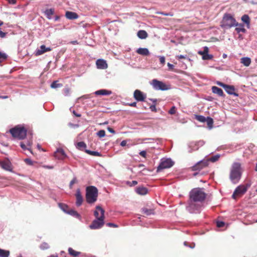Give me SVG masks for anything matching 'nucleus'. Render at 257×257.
<instances>
[{
    "instance_id": "nucleus-1",
    "label": "nucleus",
    "mask_w": 257,
    "mask_h": 257,
    "mask_svg": "<svg viewBox=\"0 0 257 257\" xmlns=\"http://www.w3.org/2000/svg\"><path fill=\"white\" fill-rule=\"evenodd\" d=\"M242 169L239 163L234 162L230 169L229 179L233 184L237 183L240 180L242 175Z\"/></svg>"
},
{
    "instance_id": "nucleus-2",
    "label": "nucleus",
    "mask_w": 257,
    "mask_h": 257,
    "mask_svg": "<svg viewBox=\"0 0 257 257\" xmlns=\"http://www.w3.org/2000/svg\"><path fill=\"white\" fill-rule=\"evenodd\" d=\"M189 196L191 201L202 202L205 199L206 194L202 188H196L190 191Z\"/></svg>"
},
{
    "instance_id": "nucleus-3",
    "label": "nucleus",
    "mask_w": 257,
    "mask_h": 257,
    "mask_svg": "<svg viewBox=\"0 0 257 257\" xmlns=\"http://www.w3.org/2000/svg\"><path fill=\"white\" fill-rule=\"evenodd\" d=\"M238 25V23L230 14H225L220 22L221 27L224 29H229L233 27L237 26Z\"/></svg>"
},
{
    "instance_id": "nucleus-4",
    "label": "nucleus",
    "mask_w": 257,
    "mask_h": 257,
    "mask_svg": "<svg viewBox=\"0 0 257 257\" xmlns=\"http://www.w3.org/2000/svg\"><path fill=\"white\" fill-rule=\"evenodd\" d=\"M98 190L93 186H88L86 189V200L89 204L94 203L97 199Z\"/></svg>"
},
{
    "instance_id": "nucleus-5",
    "label": "nucleus",
    "mask_w": 257,
    "mask_h": 257,
    "mask_svg": "<svg viewBox=\"0 0 257 257\" xmlns=\"http://www.w3.org/2000/svg\"><path fill=\"white\" fill-rule=\"evenodd\" d=\"M10 132L13 137L19 140L24 139L27 135V130L24 127L16 126L11 128Z\"/></svg>"
},
{
    "instance_id": "nucleus-6",
    "label": "nucleus",
    "mask_w": 257,
    "mask_h": 257,
    "mask_svg": "<svg viewBox=\"0 0 257 257\" xmlns=\"http://www.w3.org/2000/svg\"><path fill=\"white\" fill-rule=\"evenodd\" d=\"M251 186V183H246L245 185L238 186L235 190L232 195V198L236 199L237 197H240L247 191V189Z\"/></svg>"
},
{
    "instance_id": "nucleus-7",
    "label": "nucleus",
    "mask_w": 257,
    "mask_h": 257,
    "mask_svg": "<svg viewBox=\"0 0 257 257\" xmlns=\"http://www.w3.org/2000/svg\"><path fill=\"white\" fill-rule=\"evenodd\" d=\"M151 84L156 90L165 91L167 90L170 88V86L169 85H167L163 82L159 81L157 79H153L152 81Z\"/></svg>"
},
{
    "instance_id": "nucleus-8",
    "label": "nucleus",
    "mask_w": 257,
    "mask_h": 257,
    "mask_svg": "<svg viewBox=\"0 0 257 257\" xmlns=\"http://www.w3.org/2000/svg\"><path fill=\"white\" fill-rule=\"evenodd\" d=\"M174 164V163L171 159H167L165 160H162L158 166L157 172H159L165 169H168L171 167Z\"/></svg>"
},
{
    "instance_id": "nucleus-9",
    "label": "nucleus",
    "mask_w": 257,
    "mask_h": 257,
    "mask_svg": "<svg viewBox=\"0 0 257 257\" xmlns=\"http://www.w3.org/2000/svg\"><path fill=\"white\" fill-rule=\"evenodd\" d=\"M104 218L102 216H100L98 219H96L93 221L90 225V228L92 229L100 228L103 225Z\"/></svg>"
},
{
    "instance_id": "nucleus-10",
    "label": "nucleus",
    "mask_w": 257,
    "mask_h": 257,
    "mask_svg": "<svg viewBox=\"0 0 257 257\" xmlns=\"http://www.w3.org/2000/svg\"><path fill=\"white\" fill-rule=\"evenodd\" d=\"M217 84L220 86L222 87L226 92L229 94L234 95L235 96H238V94L234 92L235 88L232 85H228L225 84L221 82H217Z\"/></svg>"
},
{
    "instance_id": "nucleus-11",
    "label": "nucleus",
    "mask_w": 257,
    "mask_h": 257,
    "mask_svg": "<svg viewBox=\"0 0 257 257\" xmlns=\"http://www.w3.org/2000/svg\"><path fill=\"white\" fill-rule=\"evenodd\" d=\"M208 165V160H203L197 163L192 167L193 171H200L202 169L207 167Z\"/></svg>"
},
{
    "instance_id": "nucleus-12",
    "label": "nucleus",
    "mask_w": 257,
    "mask_h": 257,
    "mask_svg": "<svg viewBox=\"0 0 257 257\" xmlns=\"http://www.w3.org/2000/svg\"><path fill=\"white\" fill-rule=\"evenodd\" d=\"M134 97L138 101H144L146 98V95L141 90L137 89L134 92Z\"/></svg>"
},
{
    "instance_id": "nucleus-13",
    "label": "nucleus",
    "mask_w": 257,
    "mask_h": 257,
    "mask_svg": "<svg viewBox=\"0 0 257 257\" xmlns=\"http://www.w3.org/2000/svg\"><path fill=\"white\" fill-rule=\"evenodd\" d=\"M97 68L99 69H105L108 67L106 61L103 59H98L96 62Z\"/></svg>"
},
{
    "instance_id": "nucleus-14",
    "label": "nucleus",
    "mask_w": 257,
    "mask_h": 257,
    "mask_svg": "<svg viewBox=\"0 0 257 257\" xmlns=\"http://www.w3.org/2000/svg\"><path fill=\"white\" fill-rule=\"evenodd\" d=\"M51 50V49L50 47H46L45 45H41L40 48L36 51L35 54L36 56H39Z\"/></svg>"
},
{
    "instance_id": "nucleus-15",
    "label": "nucleus",
    "mask_w": 257,
    "mask_h": 257,
    "mask_svg": "<svg viewBox=\"0 0 257 257\" xmlns=\"http://www.w3.org/2000/svg\"><path fill=\"white\" fill-rule=\"evenodd\" d=\"M75 196L76 199V204L77 206H80L81 205L83 201V199L82 196L81 195L80 189H77Z\"/></svg>"
},
{
    "instance_id": "nucleus-16",
    "label": "nucleus",
    "mask_w": 257,
    "mask_h": 257,
    "mask_svg": "<svg viewBox=\"0 0 257 257\" xmlns=\"http://www.w3.org/2000/svg\"><path fill=\"white\" fill-rule=\"evenodd\" d=\"M54 157L58 160H63L64 158V151L62 148L58 149L54 153Z\"/></svg>"
},
{
    "instance_id": "nucleus-17",
    "label": "nucleus",
    "mask_w": 257,
    "mask_h": 257,
    "mask_svg": "<svg viewBox=\"0 0 257 257\" xmlns=\"http://www.w3.org/2000/svg\"><path fill=\"white\" fill-rule=\"evenodd\" d=\"M99 213L100 216H102L103 218H104V210L101 207L97 206L96 207V210L94 212V215L96 219H98L100 217L99 216Z\"/></svg>"
},
{
    "instance_id": "nucleus-18",
    "label": "nucleus",
    "mask_w": 257,
    "mask_h": 257,
    "mask_svg": "<svg viewBox=\"0 0 257 257\" xmlns=\"http://www.w3.org/2000/svg\"><path fill=\"white\" fill-rule=\"evenodd\" d=\"M68 207V206L65 205V213H67L71 216H73L77 218H80V214L75 210L73 209H66V208Z\"/></svg>"
},
{
    "instance_id": "nucleus-19",
    "label": "nucleus",
    "mask_w": 257,
    "mask_h": 257,
    "mask_svg": "<svg viewBox=\"0 0 257 257\" xmlns=\"http://www.w3.org/2000/svg\"><path fill=\"white\" fill-rule=\"evenodd\" d=\"M65 17L69 20H75L78 18V15L75 12L67 11L65 13Z\"/></svg>"
},
{
    "instance_id": "nucleus-20",
    "label": "nucleus",
    "mask_w": 257,
    "mask_h": 257,
    "mask_svg": "<svg viewBox=\"0 0 257 257\" xmlns=\"http://www.w3.org/2000/svg\"><path fill=\"white\" fill-rule=\"evenodd\" d=\"M112 93L110 90L106 89H100L95 92V94L97 95H109Z\"/></svg>"
},
{
    "instance_id": "nucleus-21",
    "label": "nucleus",
    "mask_w": 257,
    "mask_h": 257,
    "mask_svg": "<svg viewBox=\"0 0 257 257\" xmlns=\"http://www.w3.org/2000/svg\"><path fill=\"white\" fill-rule=\"evenodd\" d=\"M142 213L147 216L154 214L155 211L154 209H149L146 207L142 208Z\"/></svg>"
},
{
    "instance_id": "nucleus-22",
    "label": "nucleus",
    "mask_w": 257,
    "mask_h": 257,
    "mask_svg": "<svg viewBox=\"0 0 257 257\" xmlns=\"http://www.w3.org/2000/svg\"><path fill=\"white\" fill-rule=\"evenodd\" d=\"M137 53L143 56H148L150 54L147 48H140L137 50Z\"/></svg>"
},
{
    "instance_id": "nucleus-23",
    "label": "nucleus",
    "mask_w": 257,
    "mask_h": 257,
    "mask_svg": "<svg viewBox=\"0 0 257 257\" xmlns=\"http://www.w3.org/2000/svg\"><path fill=\"white\" fill-rule=\"evenodd\" d=\"M212 91L214 93L217 94L219 96H223L224 95L223 90L221 88H218L217 86H212Z\"/></svg>"
},
{
    "instance_id": "nucleus-24",
    "label": "nucleus",
    "mask_w": 257,
    "mask_h": 257,
    "mask_svg": "<svg viewBox=\"0 0 257 257\" xmlns=\"http://www.w3.org/2000/svg\"><path fill=\"white\" fill-rule=\"evenodd\" d=\"M1 166L4 169L6 170H11V165L9 161H4L0 162Z\"/></svg>"
},
{
    "instance_id": "nucleus-25",
    "label": "nucleus",
    "mask_w": 257,
    "mask_h": 257,
    "mask_svg": "<svg viewBox=\"0 0 257 257\" xmlns=\"http://www.w3.org/2000/svg\"><path fill=\"white\" fill-rule=\"evenodd\" d=\"M136 192L140 195H146L148 193V189L146 187H139L136 189Z\"/></svg>"
},
{
    "instance_id": "nucleus-26",
    "label": "nucleus",
    "mask_w": 257,
    "mask_h": 257,
    "mask_svg": "<svg viewBox=\"0 0 257 257\" xmlns=\"http://www.w3.org/2000/svg\"><path fill=\"white\" fill-rule=\"evenodd\" d=\"M138 37L141 39H145L148 36V33L145 30H140L137 33Z\"/></svg>"
},
{
    "instance_id": "nucleus-27",
    "label": "nucleus",
    "mask_w": 257,
    "mask_h": 257,
    "mask_svg": "<svg viewBox=\"0 0 257 257\" xmlns=\"http://www.w3.org/2000/svg\"><path fill=\"white\" fill-rule=\"evenodd\" d=\"M31 145H32V142L30 141H28L27 143V145H26L24 142L20 143L21 147L24 150H29L31 153H32V151H31L30 148H28L27 146L30 147L31 146Z\"/></svg>"
},
{
    "instance_id": "nucleus-28",
    "label": "nucleus",
    "mask_w": 257,
    "mask_h": 257,
    "mask_svg": "<svg viewBox=\"0 0 257 257\" xmlns=\"http://www.w3.org/2000/svg\"><path fill=\"white\" fill-rule=\"evenodd\" d=\"M240 63L245 66H248L251 63V59L248 57H243L240 59Z\"/></svg>"
},
{
    "instance_id": "nucleus-29",
    "label": "nucleus",
    "mask_w": 257,
    "mask_h": 257,
    "mask_svg": "<svg viewBox=\"0 0 257 257\" xmlns=\"http://www.w3.org/2000/svg\"><path fill=\"white\" fill-rule=\"evenodd\" d=\"M54 10L53 9H47L44 12V13L46 16V17L48 19H51L52 18V15L54 14Z\"/></svg>"
},
{
    "instance_id": "nucleus-30",
    "label": "nucleus",
    "mask_w": 257,
    "mask_h": 257,
    "mask_svg": "<svg viewBox=\"0 0 257 257\" xmlns=\"http://www.w3.org/2000/svg\"><path fill=\"white\" fill-rule=\"evenodd\" d=\"M68 252L72 257H77L80 254V252L75 251L71 247L68 248Z\"/></svg>"
},
{
    "instance_id": "nucleus-31",
    "label": "nucleus",
    "mask_w": 257,
    "mask_h": 257,
    "mask_svg": "<svg viewBox=\"0 0 257 257\" xmlns=\"http://www.w3.org/2000/svg\"><path fill=\"white\" fill-rule=\"evenodd\" d=\"M10 254L9 250L3 249L0 248V257H9Z\"/></svg>"
},
{
    "instance_id": "nucleus-32",
    "label": "nucleus",
    "mask_w": 257,
    "mask_h": 257,
    "mask_svg": "<svg viewBox=\"0 0 257 257\" xmlns=\"http://www.w3.org/2000/svg\"><path fill=\"white\" fill-rule=\"evenodd\" d=\"M63 84L62 83H60L59 81L56 80L53 82L51 84V87L53 88H57L62 87Z\"/></svg>"
},
{
    "instance_id": "nucleus-33",
    "label": "nucleus",
    "mask_w": 257,
    "mask_h": 257,
    "mask_svg": "<svg viewBox=\"0 0 257 257\" xmlns=\"http://www.w3.org/2000/svg\"><path fill=\"white\" fill-rule=\"evenodd\" d=\"M85 152L86 153H87L88 154L92 155V156H98V157L101 156V154L100 153L98 152L91 151H90V150H85Z\"/></svg>"
},
{
    "instance_id": "nucleus-34",
    "label": "nucleus",
    "mask_w": 257,
    "mask_h": 257,
    "mask_svg": "<svg viewBox=\"0 0 257 257\" xmlns=\"http://www.w3.org/2000/svg\"><path fill=\"white\" fill-rule=\"evenodd\" d=\"M195 118L201 122H204L206 120V118L205 116L200 115H195Z\"/></svg>"
},
{
    "instance_id": "nucleus-35",
    "label": "nucleus",
    "mask_w": 257,
    "mask_h": 257,
    "mask_svg": "<svg viewBox=\"0 0 257 257\" xmlns=\"http://www.w3.org/2000/svg\"><path fill=\"white\" fill-rule=\"evenodd\" d=\"M236 27H237L235 28V31L237 33H240V32L244 33L245 32V29L244 28L243 25L238 24V25Z\"/></svg>"
},
{
    "instance_id": "nucleus-36",
    "label": "nucleus",
    "mask_w": 257,
    "mask_h": 257,
    "mask_svg": "<svg viewBox=\"0 0 257 257\" xmlns=\"http://www.w3.org/2000/svg\"><path fill=\"white\" fill-rule=\"evenodd\" d=\"M206 121L207 122V125L209 128H212L213 124V120L210 117H206Z\"/></svg>"
},
{
    "instance_id": "nucleus-37",
    "label": "nucleus",
    "mask_w": 257,
    "mask_h": 257,
    "mask_svg": "<svg viewBox=\"0 0 257 257\" xmlns=\"http://www.w3.org/2000/svg\"><path fill=\"white\" fill-rule=\"evenodd\" d=\"M241 20L246 24H249L250 20L248 15H244L243 16H242V17H241Z\"/></svg>"
},
{
    "instance_id": "nucleus-38",
    "label": "nucleus",
    "mask_w": 257,
    "mask_h": 257,
    "mask_svg": "<svg viewBox=\"0 0 257 257\" xmlns=\"http://www.w3.org/2000/svg\"><path fill=\"white\" fill-rule=\"evenodd\" d=\"M209 49L207 47L205 46L203 48V51H199L198 52V54L201 55L202 57L204 56L206 53H208Z\"/></svg>"
},
{
    "instance_id": "nucleus-39",
    "label": "nucleus",
    "mask_w": 257,
    "mask_h": 257,
    "mask_svg": "<svg viewBox=\"0 0 257 257\" xmlns=\"http://www.w3.org/2000/svg\"><path fill=\"white\" fill-rule=\"evenodd\" d=\"M77 147L80 149V150H82L83 149H84L86 147V145L85 144V143L83 142H78L77 144Z\"/></svg>"
},
{
    "instance_id": "nucleus-40",
    "label": "nucleus",
    "mask_w": 257,
    "mask_h": 257,
    "mask_svg": "<svg viewBox=\"0 0 257 257\" xmlns=\"http://www.w3.org/2000/svg\"><path fill=\"white\" fill-rule=\"evenodd\" d=\"M213 58V55L209 54L208 53H206L204 56L202 57V59L204 60H211Z\"/></svg>"
},
{
    "instance_id": "nucleus-41",
    "label": "nucleus",
    "mask_w": 257,
    "mask_h": 257,
    "mask_svg": "<svg viewBox=\"0 0 257 257\" xmlns=\"http://www.w3.org/2000/svg\"><path fill=\"white\" fill-rule=\"evenodd\" d=\"M219 158V156L217 155V156H214L211 157L209 159H207L206 160H208V162L209 161L212 162H215L218 160Z\"/></svg>"
},
{
    "instance_id": "nucleus-42",
    "label": "nucleus",
    "mask_w": 257,
    "mask_h": 257,
    "mask_svg": "<svg viewBox=\"0 0 257 257\" xmlns=\"http://www.w3.org/2000/svg\"><path fill=\"white\" fill-rule=\"evenodd\" d=\"M40 248L41 249L44 250L49 248V245L47 242H43L41 245Z\"/></svg>"
},
{
    "instance_id": "nucleus-43",
    "label": "nucleus",
    "mask_w": 257,
    "mask_h": 257,
    "mask_svg": "<svg viewBox=\"0 0 257 257\" xmlns=\"http://www.w3.org/2000/svg\"><path fill=\"white\" fill-rule=\"evenodd\" d=\"M97 135L99 137V138H102V137H104L105 136V132L102 130H100L99 131H98L97 133Z\"/></svg>"
},
{
    "instance_id": "nucleus-44",
    "label": "nucleus",
    "mask_w": 257,
    "mask_h": 257,
    "mask_svg": "<svg viewBox=\"0 0 257 257\" xmlns=\"http://www.w3.org/2000/svg\"><path fill=\"white\" fill-rule=\"evenodd\" d=\"M7 58V56L5 53L0 52V62L4 61Z\"/></svg>"
},
{
    "instance_id": "nucleus-45",
    "label": "nucleus",
    "mask_w": 257,
    "mask_h": 257,
    "mask_svg": "<svg viewBox=\"0 0 257 257\" xmlns=\"http://www.w3.org/2000/svg\"><path fill=\"white\" fill-rule=\"evenodd\" d=\"M77 182V180L76 178L74 177L73 179L71 181L70 184H69V187L70 188H72L73 187V185L76 183Z\"/></svg>"
},
{
    "instance_id": "nucleus-46",
    "label": "nucleus",
    "mask_w": 257,
    "mask_h": 257,
    "mask_svg": "<svg viewBox=\"0 0 257 257\" xmlns=\"http://www.w3.org/2000/svg\"><path fill=\"white\" fill-rule=\"evenodd\" d=\"M176 109L175 106H172L170 110L169 111V113L170 114H174L176 113Z\"/></svg>"
},
{
    "instance_id": "nucleus-47",
    "label": "nucleus",
    "mask_w": 257,
    "mask_h": 257,
    "mask_svg": "<svg viewBox=\"0 0 257 257\" xmlns=\"http://www.w3.org/2000/svg\"><path fill=\"white\" fill-rule=\"evenodd\" d=\"M224 222L223 221H217L216 223V225L218 227H222L224 226Z\"/></svg>"
},
{
    "instance_id": "nucleus-48",
    "label": "nucleus",
    "mask_w": 257,
    "mask_h": 257,
    "mask_svg": "<svg viewBox=\"0 0 257 257\" xmlns=\"http://www.w3.org/2000/svg\"><path fill=\"white\" fill-rule=\"evenodd\" d=\"M176 57L178 59H186L187 58V56L186 55H180L177 56Z\"/></svg>"
},
{
    "instance_id": "nucleus-49",
    "label": "nucleus",
    "mask_w": 257,
    "mask_h": 257,
    "mask_svg": "<svg viewBox=\"0 0 257 257\" xmlns=\"http://www.w3.org/2000/svg\"><path fill=\"white\" fill-rule=\"evenodd\" d=\"M160 61L162 64L164 65L165 62V58L164 56H161L160 57Z\"/></svg>"
},
{
    "instance_id": "nucleus-50",
    "label": "nucleus",
    "mask_w": 257,
    "mask_h": 257,
    "mask_svg": "<svg viewBox=\"0 0 257 257\" xmlns=\"http://www.w3.org/2000/svg\"><path fill=\"white\" fill-rule=\"evenodd\" d=\"M106 225L108 227H117V225L115 224L112 223H106Z\"/></svg>"
},
{
    "instance_id": "nucleus-51",
    "label": "nucleus",
    "mask_w": 257,
    "mask_h": 257,
    "mask_svg": "<svg viewBox=\"0 0 257 257\" xmlns=\"http://www.w3.org/2000/svg\"><path fill=\"white\" fill-rule=\"evenodd\" d=\"M140 155L144 157V158H146V152L145 151H142L141 152H140Z\"/></svg>"
},
{
    "instance_id": "nucleus-52",
    "label": "nucleus",
    "mask_w": 257,
    "mask_h": 257,
    "mask_svg": "<svg viewBox=\"0 0 257 257\" xmlns=\"http://www.w3.org/2000/svg\"><path fill=\"white\" fill-rule=\"evenodd\" d=\"M25 161L26 163H27L29 165H32V164H33L32 160L28 158L26 159L25 160Z\"/></svg>"
},
{
    "instance_id": "nucleus-53",
    "label": "nucleus",
    "mask_w": 257,
    "mask_h": 257,
    "mask_svg": "<svg viewBox=\"0 0 257 257\" xmlns=\"http://www.w3.org/2000/svg\"><path fill=\"white\" fill-rule=\"evenodd\" d=\"M107 130L108 131V132H109L110 133H111L112 134H114L115 133V131L112 128H111L110 127H108Z\"/></svg>"
},
{
    "instance_id": "nucleus-54",
    "label": "nucleus",
    "mask_w": 257,
    "mask_h": 257,
    "mask_svg": "<svg viewBox=\"0 0 257 257\" xmlns=\"http://www.w3.org/2000/svg\"><path fill=\"white\" fill-rule=\"evenodd\" d=\"M59 207L63 211H64V205L62 203H59L58 204Z\"/></svg>"
},
{
    "instance_id": "nucleus-55",
    "label": "nucleus",
    "mask_w": 257,
    "mask_h": 257,
    "mask_svg": "<svg viewBox=\"0 0 257 257\" xmlns=\"http://www.w3.org/2000/svg\"><path fill=\"white\" fill-rule=\"evenodd\" d=\"M169 70H173L174 68V65L173 64H170V63H168L167 64Z\"/></svg>"
},
{
    "instance_id": "nucleus-56",
    "label": "nucleus",
    "mask_w": 257,
    "mask_h": 257,
    "mask_svg": "<svg viewBox=\"0 0 257 257\" xmlns=\"http://www.w3.org/2000/svg\"><path fill=\"white\" fill-rule=\"evenodd\" d=\"M150 109L152 111H156V106L155 105H152L150 106Z\"/></svg>"
},
{
    "instance_id": "nucleus-57",
    "label": "nucleus",
    "mask_w": 257,
    "mask_h": 257,
    "mask_svg": "<svg viewBox=\"0 0 257 257\" xmlns=\"http://www.w3.org/2000/svg\"><path fill=\"white\" fill-rule=\"evenodd\" d=\"M126 141L125 140H123L120 143V145L122 147H124L126 145Z\"/></svg>"
},
{
    "instance_id": "nucleus-58",
    "label": "nucleus",
    "mask_w": 257,
    "mask_h": 257,
    "mask_svg": "<svg viewBox=\"0 0 257 257\" xmlns=\"http://www.w3.org/2000/svg\"><path fill=\"white\" fill-rule=\"evenodd\" d=\"M138 184V182L137 181H133L132 182H131V185H130V186H135L137 184Z\"/></svg>"
},
{
    "instance_id": "nucleus-59",
    "label": "nucleus",
    "mask_w": 257,
    "mask_h": 257,
    "mask_svg": "<svg viewBox=\"0 0 257 257\" xmlns=\"http://www.w3.org/2000/svg\"><path fill=\"white\" fill-rule=\"evenodd\" d=\"M162 15H164V16H172L173 15L172 14H171L170 13H168V14H165V13H161Z\"/></svg>"
},
{
    "instance_id": "nucleus-60",
    "label": "nucleus",
    "mask_w": 257,
    "mask_h": 257,
    "mask_svg": "<svg viewBox=\"0 0 257 257\" xmlns=\"http://www.w3.org/2000/svg\"><path fill=\"white\" fill-rule=\"evenodd\" d=\"M44 167L45 168H47V169H51L53 168V167L51 166H44Z\"/></svg>"
},
{
    "instance_id": "nucleus-61",
    "label": "nucleus",
    "mask_w": 257,
    "mask_h": 257,
    "mask_svg": "<svg viewBox=\"0 0 257 257\" xmlns=\"http://www.w3.org/2000/svg\"><path fill=\"white\" fill-rule=\"evenodd\" d=\"M73 114L76 116H77V117H80L81 116V114H80L76 113L75 111H73Z\"/></svg>"
},
{
    "instance_id": "nucleus-62",
    "label": "nucleus",
    "mask_w": 257,
    "mask_h": 257,
    "mask_svg": "<svg viewBox=\"0 0 257 257\" xmlns=\"http://www.w3.org/2000/svg\"><path fill=\"white\" fill-rule=\"evenodd\" d=\"M130 105L131 106L136 107V105H137V103L135 102H133L131 104H130Z\"/></svg>"
},
{
    "instance_id": "nucleus-63",
    "label": "nucleus",
    "mask_w": 257,
    "mask_h": 257,
    "mask_svg": "<svg viewBox=\"0 0 257 257\" xmlns=\"http://www.w3.org/2000/svg\"><path fill=\"white\" fill-rule=\"evenodd\" d=\"M70 43L72 44L73 45H75V44H78V42L77 41H71V42H70Z\"/></svg>"
},
{
    "instance_id": "nucleus-64",
    "label": "nucleus",
    "mask_w": 257,
    "mask_h": 257,
    "mask_svg": "<svg viewBox=\"0 0 257 257\" xmlns=\"http://www.w3.org/2000/svg\"><path fill=\"white\" fill-rule=\"evenodd\" d=\"M47 257H58V255L57 254H52L51 255H49Z\"/></svg>"
}]
</instances>
